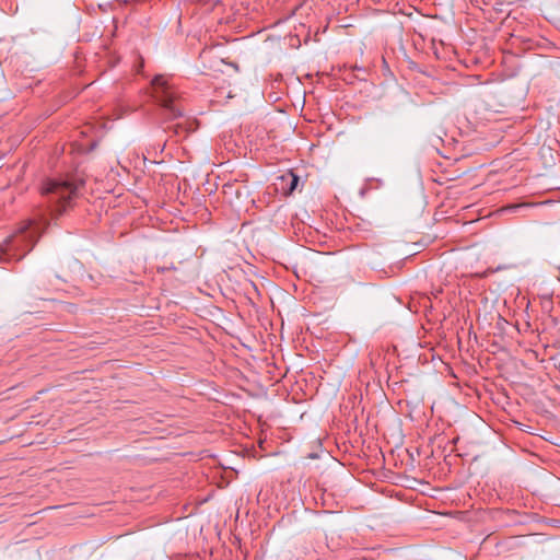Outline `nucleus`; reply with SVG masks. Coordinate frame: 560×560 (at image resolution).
I'll use <instances>...</instances> for the list:
<instances>
[{
    "instance_id": "nucleus-3",
    "label": "nucleus",
    "mask_w": 560,
    "mask_h": 560,
    "mask_svg": "<svg viewBox=\"0 0 560 560\" xmlns=\"http://www.w3.org/2000/svg\"><path fill=\"white\" fill-rule=\"evenodd\" d=\"M151 95L162 110L170 117L174 115L175 89L172 79L165 78L162 74L154 77L151 82Z\"/></svg>"
},
{
    "instance_id": "nucleus-2",
    "label": "nucleus",
    "mask_w": 560,
    "mask_h": 560,
    "mask_svg": "<svg viewBox=\"0 0 560 560\" xmlns=\"http://www.w3.org/2000/svg\"><path fill=\"white\" fill-rule=\"evenodd\" d=\"M34 231H30L28 225H23L19 231L5 241V247L2 249V259L15 260L22 259L26 252L31 250L35 241L33 240Z\"/></svg>"
},
{
    "instance_id": "nucleus-4",
    "label": "nucleus",
    "mask_w": 560,
    "mask_h": 560,
    "mask_svg": "<svg viewBox=\"0 0 560 560\" xmlns=\"http://www.w3.org/2000/svg\"><path fill=\"white\" fill-rule=\"evenodd\" d=\"M281 178H282V180L289 182V189H288L289 192H292L296 188L298 183H299V177L296 175H294L293 173H290L287 176H282Z\"/></svg>"
},
{
    "instance_id": "nucleus-6",
    "label": "nucleus",
    "mask_w": 560,
    "mask_h": 560,
    "mask_svg": "<svg viewBox=\"0 0 560 560\" xmlns=\"http://www.w3.org/2000/svg\"><path fill=\"white\" fill-rule=\"evenodd\" d=\"M198 267H199V261H198V258L195 257V259L192 261V270H191V273L188 276V278L195 277L198 275Z\"/></svg>"
},
{
    "instance_id": "nucleus-5",
    "label": "nucleus",
    "mask_w": 560,
    "mask_h": 560,
    "mask_svg": "<svg viewBox=\"0 0 560 560\" xmlns=\"http://www.w3.org/2000/svg\"><path fill=\"white\" fill-rule=\"evenodd\" d=\"M188 335H189V331H179V330H177V337H176L177 345L186 342Z\"/></svg>"
},
{
    "instance_id": "nucleus-1",
    "label": "nucleus",
    "mask_w": 560,
    "mask_h": 560,
    "mask_svg": "<svg viewBox=\"0 0 560 560\" xmlns=\"http://www.w3.org/2000/svg\"><path fill=\"white\" fill-rule=\"evenodd\" d=\"M40 192L46 198L51 214L58 217L70 208L78 197V185L68 179H47Z\"/></svg>"
},
{
    "instance_id": "nucleus-7",
    "label": "nucleus",
    "mask_w": 560,
    "mask_h": 560,
    "mask_svg": "<svg viewBox=\"0 0 560 560\" xmlns=\"http://www.w3.org/2000/svg\"><path fill=\"white\" fill-rule=\"evenodd\" d=\"M182 118V114L179 113V110L177 109V124H176V127H177V136L179 135V129L182 128L183 126V122L182 121H178V119Z\"/></svg>"
}]
</instances>
